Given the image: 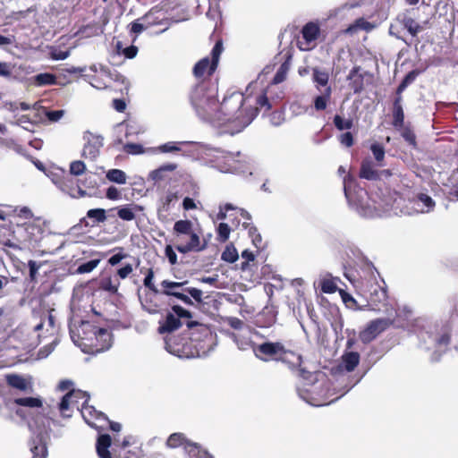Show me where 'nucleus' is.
Here are the masks:
<instances>
[{
    "label": "nucleus",
    "instance_id": "1",
    "mask_svg": "<svg viewBox=\"0 0 458 458\" xmlns=\"http://www.w3.org/2000/svg\"><path fill=\"white\" fill-rule=\"evenodd\" d=\"M190 100L201 119L218 125L232 124L236 131L249 125L258 114L257 107H243L249 98L240 92L232 93L219 103L217 90L204 82L191 89Z\"/></svg>",
    "mask_w": 458,
    "mask_h": 458
},
{
    "label": "nucleus",
    "instance_id": "2",
    "mask_svg": "<svg viewBox=\"0 0 458 458\" xmlns=\"http://www.w3.org/2000/svg\"><path fill=\"white\" fill-rule=\"evenodd\" d=\"M69 331L73 343L85 353H99L112 345V335L108 329L81 317H71Z\"/></svg>",
    "mask_w": 458,
    "mask_h": 458
},
{
    "label": "nucleus",
    "instance_id": "3",
    "mask_svg": "<svg viewBox=\"0 0 458 458\" xmlns=\"http://www.w3.org/2000/svg\"><path fill=\"white\" fill-rule=\"evenodd\" d=\"M224 322L230 326L231 329H221V332L231 337L239 349L247 350L251 347L256 356L263 360H276L278 356L285 353L281 343L267 342L255 345L251 341V328L236 317H221Z\"/></svg>",
    "mask_w": 458,
    "mask_h": 458
},
{
    "label": "nucleus",
    "instance_id": "4",
    "mask_svg": "<svg viewBox=\"0 0 458 458\" xmlns=\"http://www.w3.org/2000/svg\"><path fill=\"white\" fill-rule=\"evenodd\" d=\"M176 250L182 254L191 251H201L206 249V242H201L199 235L193 231V225L190 220H178L174 225Z\"/></svg>",
    "mask_w": 458,
    "mask_h": 458
},
{
    "label": "nucleus",
    "instance_id": "5",
    "mask_svg": "<svg viewBox=\"0 0 458 458\" xmlns=\"http://www.w3.org/2000/svg\"><path fill=\"white\" fill-rule=\"evenodd\" d=\"M58 330L55 317H39L38 322L25 329L28 335V339L25 340L26 346L35 348L44 340L55 338ZM55 341V339L52 343Z\"/></svg>",
    "mask_w": 458,
    "mask_h": 458
},
{
    "label": "nucleus",
    "instance_id": "6",
    "mask_svg": "<svg viewBox=\"0 0 458 458\" xmlns=\"http://www.w3.org/2000/svg\"><path fill=\"white\" fill-rule=\"evenodd\" d=\"M185 319V328L182 335L188 340L196 343L204 351L209 349L214 344V333L210 326L192 320V317H179Z\"/></svg>",
    "mask_w": 458,
    "mask_h": 458
},
{
    "label": "nucleus",
    "instance_id": "7",
    "mask_svg": "<svg viewBox=\"0 0 458 458\" xmlns=\"http://www.w3.org/2000/svg\"><path fill=\"white\" fill-rule=\"evenodd\" d=\"M165 343L166 351L179 358H194L199 356L200 352H205L196 343L188 340L185 335L181 339L167 337Z\"/></svg>",
    "mask_w": 458,
    "mask_h": 458
},
{
    "label": "nucleus",
    "instance_id": "8",
    "mask_svg": "<svg viewBox=\"0 0 458 458\" xmlns=\"http://www.w3.org/2000/svg\"><path fill=\"white\" fill-rule=\"evenodd\" d=\"M222 52V42L217 41L211 51V60L208 57H205L199 61L193 68L194 75L196 77H202L205 74L211 75L216 69Z\"/></svg>",
    "mask_w": 458,
    "mask_h": 458
},
{
    "label": "nucleus",
    "instance_id": "9",
    "mask_svg": "<svg viewBox=\"0 0 458 458\" xmlns=\"http://www.w3.org/2000/svg\"><path fill=\"white\" fill-rule=\"evenodd\" d=\"M83 139L85 140L81 150V157L85 159L95 161L100 154L103 147V138L91 132H85Z\"/></svg>",
    "mask_w": 458,
    "mask_h": 458
},
{
    "label": "nucleus",
    "instance_id": "10",
    "mask_svg": "<svg viewBox=\"0 0 458 458\" xmlns=\"http://www.w3.org/2000/svg\"><path fill=\"white\" fill-rule=\"evenodd\" d=\"M319 27L314 22L307 23L301 30V38L298 40L299 48L302 51H309L317 45V38L319 35Z\"/></svg>",
    "mask_w": 458,
    "mask_h": 458
},
{
    "label": "nucleus",
    "instance_id": "11",
    "mask_svg": "<svg viewBox=\"0 0 458 458\" xmlns=\"http://www.w3.org/2000/svg\"><path fill=\"white\" fill-rule=\"evenodd\" d=\"M392 322L386 318L372 320L366 328L360 333V339L363 344L373 341L381 332L385 331Z\"/></svg>",
    "mask_w": 458,
    "mask_h": 458
},
{
    "label": "nucleus",
    "instance_id": "12",
    "mask_svg": "<svg viewBox=\"0 0 458 458\" xmlns=\"http://www.w3.org/2000/svg\"><path fill=\"white\" fill-rule=\"evenodd\" d=\"M81 413L87 424L92 428H97L96 423L91 420L92 419H95L98 421H107L109 423L110 429L113 431L118 432L121 430L120 423L110 421L105 413L96 411L92 406H84V404H82Z\"/></svg>",
    "mask_w": 458,
    "mask_h": 458
},
{
    "label": "nucleus",
    "instance_id": "13",
    "mask_svg": "<svg viewBox=\"0 0 458 458\" xmlns=\"http://www.w3.org/2000/svg\"><path fill=\"white\" fill-rule=\"evenodd\" d=\"M185 326V319L179 317H165L164 319L159 320V327L157 331L159 334H170Z\"/></svg>",
    "mask_w": 458,
    "mask_h": 458
},
{
    "label": "nucleus",
    "instance_id": "14",
    "mask_svg": "<svg viewBox=\"0 0 458 458\" xmlns=\"http://www.w3.org/2000/svg\"><path fill=\"white\" fill-rule=\"evenodd\" d=\"M414 213H428L435 207V201L427 194L420 193L412 200Z\"/></svg>",
    "mask_w": 458,
    "mask_h": 458
},
{
    "label": "nucleus",
    "instance_id": "15",
    "mask_svg": "<svg viewBox=\"0 0 458 458\" xmlns=\"http://www.w3.org/2000/svg\"><path fill=\"white\" fill-rule=\"evenodd\" d=\"M185 284L186 282H171L168 280H164L161 283V285L166 289L165 291V294L174 296L185 303H191L189 296L182 293L175 291L176 288L182 287Z\"/></svg>",
    "mask_w": 458,
    "mask_h": 458
},
{
    "label": "nucleus",
    "instance_id": "16",
    "mask_svg": "<svg viewBox=\"0 0 458 458\" xmlns=\"http://www.w3.org/2000/svg\"><path fill=\"white\" fill-rule=\"evenodd\" d=\"M111 444V437L107 434L100 435L98 437L96 450L99 458H114V453L109 451Z\"/></svg>",
    "mask_w": 458,
    "mask_h": 458
},
{
    "label": "nucleus",
    "instance_id": "17",
    "mask_svg": "<svg viewBox=\"0 0 458 458\" xmlns=\"http://www.w3.org/2000/svg\"><path fill=\"white\" fill-rule=\"evenodd\" d=\"M378 167L379 166L377 165V163L373 162L371 159H364L361 163L360 177L367 180L377 179L379 176L377 172Z\"/></svg>",
    "mask_w": 458,
    "mask_h": 458
},
{
    "label": "nucleus",
    "instance_id": "18",
    "mask_svg": "<svg viewBox=\"0 0 458 458\" xmlns=\"http://www.w3.org/2000/svg\"><path fill=\"white\" fill-rule=\"evenodd\" d=\"M193 442L186 437L183 433L176 432L171 434L166 439L165 445L169 448L182 447L183 452L186 451V446L191 445Z\"/></svg>",
    "mask_w": 458,
    "mask_h": 458
},
{
    "label": "nucleus",
    "instance_id": "19",
    "mask_svg": "<svg viewBox=\"0 0 458 458\" xmlns=\"http://www.w3.org/2000/svg\"><path fill=\"white\" fill-rule=\"evenodd\" d=\"M30 452L32 453V458H47V446L42 437H36L35 438H32L30 443Z\"/></svg>",
    "mask_w": 458,
    "mask_h": 458
},
{
    "label": "nucleus",
    "instance_id": "20",
    "mask_svg": "<svg viewBox=\"0 0 458 458\" xmlns=\"http://www.w3.org/2000/svg\"><path fill=\"white\" fill-rule=\"evenodd\" d=\"M76 395H83L81 390H74L71 389L66 394H64L59 403V411L64 417H70V414H67L66 411L71 407H75L72 405V403L71 402L72 397H76Z\"/></svg>",
    "mask_w": 458,
    "mask_h": 458
},
{
    "label": "nucleus",
    "instance_id": "21",
    "mask_svg": "<svg viewBox=\"0 0 458 458\" xmlns=\"http://www.w3.org/2000/svg\"><path fill=\"white\" fill-rule=\"evenodd\" d=\"M360 354L357 352H345L342 356V365L348 372H352L359 365Z\"/></svg>",
    "mask_w": 458,
    "mask_h": 458
},
{
    "label": "nucleus",
    "instance_id": "22",
    "mask_svg": "<svg viewBox=\"0 0 458 458\" xmlns=\"http://www.w3.org/2000/svg\"><path fill=\"white\" fill-rule=\"evenodd\" d=\"M8 386L20 391H26L30 383L21 376L17 374H8L5 376Z\"/></svg>",
    "mask_w": 458,
    "mask_h": 458
},
{
    "label": "nucleus",
    "instance_id": "23",
    "mask_svg": "<svg viewBox=\"0 0 458 458\" xmlns=\"http://www.w3.org/2000/svg\"><path fill=\"white\" fill-rule=\"evenodd\" d=\"M143 208L138 205L123 206L118 208V216L124 221H131L135 218V214L141 211Z\"/></svg>",
    "mask_w": 458,
    "mask_h": 458
},
{
    "label": "nucleus",
    "instance_id": "24",
    "mask_svg": "<svg viewBox=\"0 0 458 458\" xmlns=\"http://www.w3.org/2000/svg\"><path fill=\"white\" fill-rule=\"evenodd\" d=\"M72 180L64 181L61 189L67 194H69L72 198L79 199L87 196L86 191L82 190L79 185L72 186Z\"/></svg>",
    "mask_w": 458,
    "mask_h": 458
},
{
    "label": "nucleus",
    "instance_id": "25",
    "mask_svg": "<svg viewBox=\"0 0 458 458\" xmlns=\"http://www.w3.org/2000/svg\"><path fill=\"white\" fill-rule=\"evenodd\" d=\"M177 168L175 164H165L152 171L149 174V178L154 182H160L165 178V173L173 172Z\"/></svg>",
    "mask_w": 458,
    "mask_h": 458
},
{
    "label": "nucleus",
    "instance_id": "26",
    "mask_svg": "<svg viewBox=\"0 0 458 458\" xmlns=\"http://www.w3.org/2000/svg\"><path fill=\"white\" fill-rule=\"evenodd\" d=\"M119 286L120 281L118 279H113L111 276L102 277L99 282V288L111 294L117 293Z\"/></svg>",
    "mask_w": 458,
    "mask_h": 458
},
{
    "label": "nucleus",
    "instance_id": "27",
    "mask_svg": "<svg viewBox=\"0 0 458 458\" xmlns=\"http://www.w3.org/2000/svg\"><path fill=\"white\" fill-rule=\"evenodd\" d=\"M374 29V25L363 18H360L355 21V22L350 25L346 30L345 33L352 34L357 32L358 30H365L370 31Z\"/></svg>",
    "mask_w": 458,
    "mask_h": 458
},
{
    "label": "nucleus",
    "instance_id": "28",
    "mask_svg": "<svg viewBox=\"0 0 458 458\" xmlns=\"http://www.w3.org/2000/svg\"><path fill=\"white\" fill-rule=\"evenodd\" d=\"M13 403L30 408H40L43 405L42 400L40 398L31 396L16 398L13 400Z\"/></svg>",
    "mask_w": 458,
    "mask_h": 458
},
{
    "label": "nucleus",
    "instance_id": "29",
    "mask_svg": "<svg viewBox=\"0 0 458 458\" xmlns=\"http://www.w3.org/2000/svg\"><path fill=\"white\" fill-rule=\"evenodd\" d=\"M128 447L127 442H123V445L118 448L114 447V458H138L137 453L129 450Z\"/></svg>",
    "mask_w": 458,
    "mask_h": 458
},
{
    "label": "nucleus",
    "instance_id": "30",
    "mask_svg": "<svg viewBox=\"0 0 458 458\" xmlns=\"http://www.w3.org/2000/svg\"><path fill=\"white\" fill-rule=\"evenodd\" d=\"M106 178L110 182L118 183V184H124L126 183L127 175L126 174L120 169H110L106 173Z\"/></svg>",
    "mask_w": 458,
    "mask_h": 458
},
{
    "label": "nucleus",
    "instance_id": "31",
    "mask_svg": "<svg viewBox=\"0 0 458 458\" xmlns=\"http://www.w3.org/2000/svg\"><path fill=\"white\" fill-rule=\"evenodd\" d=\"M370 150L374 156L375 163L377 166L385 165V148L383 146L377 143H374L370 146Z\"/></svg>",
    "mask_w": 458,
    "mask_h": 458
},
{
    "label": "nucleus",
    "instance_id": "32",
    "mask_svg": "<svg viewBox=\"0 0 458 458\" xmlns=\"http://www.w3.org/2000/svg\"><path fill=\"white\" fill-rule=\"evenodd\" d=\"M330 97H331V88L327 87L325 89V93L323 95L316 97V98L314 100V106H315L316 110H318V111L325 110L327 108V102L329 101Z\"/></svg>",
    "mask_w": 458,
    "mask_h": 458
},
{
    "label": "nucleus",
    "instance_id": "33",
    "mask_svg": "<svg viewBox=\"0 0 458 458\" xmlns=\"http://www.w3.org/2000/svg\"><path fill=\"white\" fill-rule=\"evenodd\" d=\"M313 81L318 86H327L329 80V73L326 71H322L318 67L313 68Z\"/></svg>",
    "mask_w": 458,
    "mask_h": 458
},
{
    "label": "nucleus",
    "instance_id": "34",
    "mask_svg": "<svg viewBox=\"0 0 458 458\" xmlns=\"http://www.w3.org/2000/svg\"><path fill=\"white\" fill-rule=\"evenodd\" d=\"M403 25L413 37L421 30V26L410 17H406L403 20Z\"/></svg>",
    "mask_w": 458,
    "mask_h": 458
},
{
    "label": "nucleus",
    "instance_id": "35",
    "mask_svg": "<svg viewBox=\"0 0 458 458\" xmlns=\"http://www.w3.org/2000/svg\"><path fill=\"white\" fill-rule=\"evenodd\" d=\"M238 251L233 245H227L222 253L221 259L224 261L233 263L238 259Z\"/></svg>",
    "mask_w": 458,
    "mask_h": 458
},
{
    "label": "nucleus",
    "instance_id": "36",
    "mask_svg": "<svg viewBox=\"0 0 458 458\" xmlns=\"http://www.w3.org/2000/svg\"><path fill=\"white\" fill-rule=\"evenodd\" d=\"M452 329L449 325H445L442 328V333L439 337L436 340L438 346H447L451 341Z\"/></svg>",
    "mask_w": 458,
    "mask_h": 458
},
{
    "label": "nucleus",
    "instance_id": "37",
    "mask_svg": "<svg viewBox=\"0 0 458 458\" xmlns=\"http://www.w3.org/2000/svg\"><path fill=\"white\" fill-rule=\"evenodd\" d=\"M393 116V125L394 126V128H403V126L404 125V114L402 106H397L394 107Z\"/></svg>",
    "mask_w": 458,
    "mask_h": 458
},
{
    "label": "nucleus",
    "instance_id": "38",
    "mask_svg": "<svg viewBox=\"0 0 458 458\" xmlns=\"http://www.w3.org/2000/svg\"><path fill=\"white\" fill-rule=\"evenodd\" d=\"M38 86L52 85L55 82V77L51 73H40L34 77Z\"/></svg>",
    "mask_w": 458,
    "mask_h": 458
},
{
    "label": "nucleus",
    "instance_id": "39",
    "mask_svg": "<svg viewBox=\"0 0 458 458\" xmlns=\"http://www.w3.org/2000/svg\"><path fill=\"white\" fill-rule=\"evenodd\" d=\"M344 304L354 310H363V307L369 306V304H360L357 300L353 299L351 295L344 293L342 295Z\"/></svg>",
    "mask_w": 458,
    "mask_h": 458
},
{
    "label": "nucleus",
    "instance_id": "40",
    "mask_svg": "<svg viewBox=\"0 0 458 458\" xmlns=\"http://www.w3.org/2000/svg\"><path fill=\"white\" fill-rule=\"evenodd\" d=\"M70 174L74 176L81 175L86 171V165L81 160H75L70 164Z\"/></svg>",
    "mask_w": 458,
    "mask_h": 458
},
{
    "label": "nucleus",
    "instance_id": "41",
    "mask_svg": "<svg viewBox=\"0 0 458 458\" xmlns=\"http://www.w3.org/2000/svg\"><path fill=\"white\" fill-rule=\"evenodd\" d=\"M401 132L403 138L412 147H416V136L414 132L407 126L403 125V128H397Z\"/></svg>",
    "mask_w": 458,
    "mask_h": 458
},
{
    "label": "nucleus",
    "instance_id": "42",
    "mask_svg": "<svg viewBox=\"0 0 458 458\" xmlns=\"http://www.w3.org/2000/svg\"><path fill=\"white\" fill-rule=\"evenodd\" d=\"M99 262H100L99 259H93L89 262L83 263L78 267L77 273L78 274L89 273L98 267Z\"/></svg>",
    "mask_w": 458,
    "mask_h": 458
},
{
    "label": "nucleus",
    "instance_id": "43",
    "mask_svg": "<svg viewBox=\"0 0 458 458\" xmlns=\"http://www.w3.org/2000/svg\"><path fill=\"white\" fill-rule=\"evenodd\" d=\"M334 124L340 131L349 130L352 127V121L351 119L344 120L340 115H335Z\"/></svg>",
    "mask_w": 458,
    "mask_h": 458
},
{
    "label": "nucleus",
    "instance_id": "44",
    "mask_svg": "<svg viewBox=\"0 0 458 458\" xmlns=\"http://www.w3.org/2000/svg\"><path fill=\"white\" fill-rule=\"evenodd\" d=\"M89 218H94L98 222H104L106 219V210L103 208L89 209L87 212Z\"/></svg>",
    "mask_w": 458,
    "mask_h": 458
},
{
    "label": "nucleus",
    "instance_id": "45",
    "mask_svg": "<svg viewBox=\"0 0 458 458\" xmlns=\"http://www.w3.org/2000/svg\"><path fill=\"white\" fill-rule=\"evenodd\" d=\"M320 287L325 293H333L337 290L335 283L328 278H324L320 281Z\"/></svg>",
    "mask_w": 458,
    "mask_h": 458
},
{
    "label": "nucleus",
    "instance_id": "46",
    "mask_svg": "<svg viewBox=\"0 0 458 458\" xmlns=\"http://www.w3.org/2000/svg\"><path fill=\"white\" fill-rule=\"evenodd\" d=\"M416 76L417 72L415 71L410 72L399 85L397 89V94H401L406 89V87L416 79Z\"/></svg>",
    "mask_w": 458,
    "mask_h": 458
},
{
    "label": "nucleus",
    "instance_id": "47",
    "mask_svg": "<svg viewBox=\"0 0 458 458\" xmlns=\"http://www.w3.org/2000/svg\"><path fill=\"white\" fill-rule=\"evenodd\" d=\"M230 227L225 223H220L217 228L218 240L220 242H225L229 238Z\"/></svg>",
    "mask_w": 458,
    "mask_h": 458
},
{
    "label": "nucleus",
    "instance_id": "48",
    "mask_svg": "<svg viewBox=\"0 0 458 458\" xmlns=\"http://www.w3.org/2000/svg\"><path fill=\"white\" fill-rule=\"evenodd\" d=\"M179 144H180L179 142L170 141V142L165 143L163 145H160L157 148V150L162 153L179 151L180 150V148L178 147Z\"/></svg>",
    "mask_w": 458,
    "mask_h": 458
},
{
    "label": "nucleus",
    "instance_id": "49",
    "mask_svg": "<svg viewBox=\"0 0 458 458\" xmlns=\"http://www.w3.org/2000/svg\"><path fill=\"white\" fill-rule=\"evenodd\" d=\"M286 73H287V67L285 66V64H282L280 66V68L278 69V71L276 72V73L273 79V82L275 84L281 83L282 81H284L285 80Z\"/></svg>",
    "mask_w": 458,
    "mask_h": 458
},
{
    "label": "nucleus",
    "instance_id": "50",
    "mask_svg": "<svg viewBox=\"0 0 458 458\" xmlns=\"http://www.w3.org/2000/svg\"><path fill=\"white\" fill-rule=\"evenodd\" d=\"M16 123L22 128L30 131L33 126V122L29 118L28 115H21L17 118Z\"/></svg>",
    "mask_w": 458,
    "mask_h": 458
},
{
    "label": "nucleus",
    "instance_id": "51",
    "mask_svg": "<svg viewBox=\"0 0 458 458\" xmlns=\"http://www.w3.org/2000/svg\"><path fill=\"white\" fill-rule=\"evenodd\" d=\"M106 196L108 199L117 200L122 198L121 191L114 186H110L106 190Z\"/></svg>",
    "mask_w": 458,
    "mask_h": 458
},
{
    "label": "nucleus",
    "instance_id": "52",
    "mask_svg": "<svg viewBox=\"0 0 458 458\" xmlns=\"http://www.w3.org/2000/svg\"><path fill=\"white\" fill-rule=\"evenodd\" d=\"M154 277V272L152 268H149L148 274L144 279V285L148 287L149 290L153 292H157L156 286L154 285L152 280Z\"/></svg>",
    "mask_w": 458,
    "mask_h": 458
},
{
    "label": "nucleus",
    "instance_id": "53",
    "mask_svg": "<svg viewBox=\"0 0 458 458\" xmlns=\"http://www.w3.org/2000/svg\"><path fill=\"white\" fill-rule=\"evenodd\" d=\"M165 254L172 265H175L177 263V255L171 245H167L165 247Z\"/></svg>",
    "mask_w": 458,
    "mask_h": 458
},
{
    "label": "nucleus",
    "instance_id": "54",
    "mask_svg": "<svg viewBox=\"0 0 458 458\" xmlns=\"http://www.w3.org/2000/svg\"><path fill=\"white\" fill-rule=\"evenodd\" d=\"M132 271V266L131 264H127L117 270V276L121 279H125L129 276L130 274H131Z\"/></svg>",
    "mask_w": 458,
    "mask_h": 458
},
{
    "label": "nucleus",
    "instance_id": "55",
    "mask_svg": "<svg viewBox=\"0 0 458 458\" xmlns=\"http://www.w3.org/2000/svg\"><path fill=\"white\" fill-rule=\"evenodd\" d=\"M64 110L48 111L46 113L47 117L51 122H57L64 116Z\"/></svg>",
    "mask_w": 458,
    "mask_h": 458
},
{
    "label": "nucleus",
    "instance_id": "56",
    "mask_svg": "<svg viewBox=\"0 0 458 458\" xmlns=\"http://www.w3.org/2000/svg\"><path fill=\"white\" fill-rule=\"evenodd\" d=\"M178 199V196L176 193H168L164 199L163 207L165 210H168L170 208V206L173 202L176 201Z\"/></svg>",
    "mask_w": 458,
    "mask_h": 458
},
{
    "label": "nucleus",
    "instance_id": "57",
    "mask_svg": "<svg viewBox=\"0 0 458 458\" xmlns=\"http://www.w3.org/2000/svg\"><path fill=\"white\" fill-rule=\"evenodd\" d=\"M344 190L345 197L351 201L352 200L351 190H352V186L353 183V180L351 177H348V178L344 179Z\"/></svg>",
    "mask_w": 458,
    "mask_h": 458
},
{
    "label": "nucleus",
    "instance_id": "58",
    "mask_svg": "<svg viewBox=\"0 0 458 458\" xmlns=\"http://www.w3.org/2000/svg\"><path fill=\"white\" fill-rule=\"evenodd\" d=\"M340 142L346 147H351L353 144V138H352V133L351 132L343 133L340 136Z\"/></svg>",
    "mask_w": 458,
    "mask_h": 458
},
{
    "label": "nucleus",
    "instance_id": "59",
    "mask_svg": "<svg viewBox=\"0 0 458 458\" xmlns=\"http://www.w3.org/2000/svg\"><path fill=\"white\" fill-rule=\"evenodd\" d=\"M126 152L128 153H131V154H140L142 153V147L139 144H134V143H131V144H127L125 147H124Z\"/></svg>",
    "mask_w": 458,
    "mask_h": 458
},
{
    "label": "nucleus",
    "instance_id": "60",
    "mask_svg": "<svg viewBox=\"0 0 458 458\" xmlns=\"http://www.w3.org/2000/svg\"><path fill=\"white\" fill-rule=\"evenodd\" d=\"M69 51L55 50L51 53V57L55 60H64L69 56Z\"/></svg>",
    "mask_w": 458,
    "mask_h": 458
},
{
    "label": "nucleus",
    "instance_id": "61",
    "mask_svg": "<svg viewBox=\"0 0 458 458\" xmlns=\"http://www.w3.org/2000/svg\"><path fill=\"white\" fill-rule=\"evenodd\" d=\"M197 301H201L202 292L197 288H188L185 290Z\"/></svg>",
    "mask_w": 458,
    "mask_h": 458
},
{
    "label": "nucleus",
    "instance_id": "62",
    "mask_svg": "<svg viewBox=\"0 0 458 458\" xmlns=\"http://www.w3.org/2000/svg\"><path fill=\"white\" fill-rule=\"evenodd\" d=\"M137 53H138V48L136 47H134V46H131L129 47H126L123 51V54L127 58H133V57H135Z\"/></svg>",
    "mask_w": 458,
    "mask_h": 458
},
{
    "label": "nucleus",
    "instance_id": "63",
    "mask_svg": "<svg viewBox=\"0 0 458 458\" xmlns=\"http://www.w3.org/2000/svg\"><path fill=\"white\" fill-rule=\"evenodd\" d=\"M145 29V26L137 21L131 23V31L135 34H139L142 32Z\"/></svg>",
    "mask_w": 458,
    "mask_h": 458
},
{
    "label": "nucleus",
    "instance_id": "64",
    "mask_svg": "<svg viewBox=\"0 0 458 458\" xmlns=\"http://www.w3.org/2000/svg\"><path fill=\"white\" fill-rule=\"evenodd\" d=\"M182 206H183V208L185 210H190V209L196 208V205H195L194 200L192 199L189 198V197H186L183 199Z\"/></svg>",
    "mask_w": 458,
    "mask_h": 458
}]
</instances>
